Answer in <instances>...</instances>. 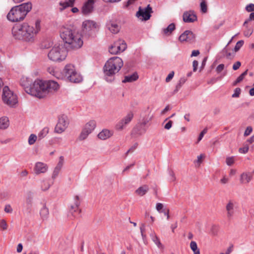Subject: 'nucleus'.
Wrapping results in <instances>:
<instances>
[{"label":"nucleus","instance_id":"5701e85b","mask_svg":"<svg viewBox=\"0 0 254 254\" xmlns=\"http://www.w3.org/2000/svg\"><path fill=\"white\" fill-rule=\"evenodd\" d=\"M75 0H68L64 2L61 1L59 3L60 11H62L67 7H73L74 4Z\"/></svg>","mask_w":254,"mask_h":254},{"label":"nucleus","instance_id":"f3484780","mask_svg":"<svg viewBox=\"0 0 254 254\" xmlns=\"http://www.w3.org/2000/svg\"><path fill=\"white\" fill-rule=\"evenodd\" d=\"M195 36L192 31L186 30L179 37V40L181 42H192L195 39Z\"/></svg>","mask_w":254,"mask_h":254},{"label":"nucleus","instance_id":"69168bd1","mask_svg":"<svg viewBox=\"0 0 254 254\" xmlns=\"http://www.w3.org/2000/svg\"><path fill=\"white\" fill-rule=\"evenodd\" d=\"M198 65V63L197 61H194L192 63L193 65V71H196L197 68V66Z\"/></svg>","mask_w":254,"mask_h":254},{"label":"nucleus","instance_id":"dca6fc26","mask_svg":"<svg viewBox=\"0 0 254 254\" xmlns=\"http://www.w3.org/2000/svg\"><path fill=\"white\" fill-rule=\"evenodd\" d=\"M95 0H87L83 4L81 12L84 15H89L92 13L94 9Z\"/></svg>","mask_w":254,"mask_h":254},{"label":"nucleus","instance_id":"b1692460","mask_svg":"<svg viewBox=\"0 0 254 254\" xmlns=\"http://www.w3.org/2000/svg\"><path fill=\"white\" fill-rule=\"evenodd\" d=\"M248 21H245L243 24L245 28L243 33L245 37H249L253 33V28L252 26L248 25Z\"/></svg>","mask_w":254,"mask_h":254},{"label":"nucleus","instance_id":"79ce46f5","mask_svg":"<svg viewBox=\"0 0 254 254\" xmlns=\"http://www.w3.org/2000/svg\"><path fill=\"white\" fill-rule=\"evenodd\" d=\"M165 207L164 206L163 204L161 203H157L156 205V209L159 213H162L163 209Z\"/></svg>","mask_w":254,"mask_h":254},{"label":"nucleus","instance_id":"a18cd8bd","mask_svg":"<svg viewBox=\"0 0 254 254\" xmlns=\"http://www.w3.org/2000/svg\"><path fill=\"white\" fill-rule=\"evenodd\" d=\"M252 131H253L252 127L251 126L248 127L246 128V129L244 132V135L245 136H247L249 135L252 133Z\"/></svg>","mask_w":254,"mask_h":254},{"label":"nucleus","instance_id":"7ed1b4c3","mask_svg":"<svg viewBox=\"0 0 254 254\" xmlns=\"http://www.w3.org/2000/svg\"><path fill=\"white\" fill-rule=\"evenodd\" d=\"M60 36L69 48L78 49L83 45V42L81 35L69 27H62L61 29Z\"/></svg>","mask_w":254,"mask_h":254},{"label":"nucleus","instance_id":"338daca9","mask_svg":"<svg viewBox=\"0 0 254 254\" xmlns=\"http://www.w3.org/2000/svg\"><path fill=\"white\" fill-rule=\"evenodd\" d=\"M169 173V175L171 177L170 179H171V181H175L176 178H175V174H174V172L172 170H170Z\"/></svg>","mask_w":254,"mask_h":254},{"label":"nucleus","instance_id":"6ab92c4d","mask_svg":"<svg viewBox=\"0 0 254 254\" xmlns=\"http://www.w3.org/2000/svg\"><path fill=\"white\" fill-rule=\"evenodd\" d=\"M197 20V17L193 11H186L183 14V20L185 22H193Z\"/></svg>","mask_w":254,"mask_h":254},{"label":"nucleus","instance_id":"72a5a7b5","mask_svg":"<svg viewBox=\"0 0 254 254\" xmlns=\"http://www.w3.org/2000/svg\"><path fill=\"white\" fill-rule=\"evenodd\" d=\"M186 81L187 78L186 77H181L176 86V88L174 90V92L177 93L183 85L186 82Z\"/></svg>","mask_w":254,"mask_h":254},{"label":"nucleus","instance_id":"2f4dec72","mask_svg":"<svg viewBox=\"0 0 254 254\" xmlns=\"http://www.w3.org/2000/svg\"><path fill=\"white\" fill-rule=\"evenodd\" d=\"M47 71L51 75L56 77L58 78H61V75L56 70V69L54 66H50L47 68Z\"/></svg>","mask_w":254,"mask_h":254},{"label":"nucleus","instance_id":"39448f33","mask_svg":"<svg viewBox=\"0 0 254 254\" xmlns=\"http://www.w3.org/2000/svg\"><path fill=\"white\" fill-rule=\"evenodd\" d=\"M32 8L31 3H24L13 7L7 15V19L11 22H17L24 19Z\"/></svg>","mask_w":254,"mask_h":254},{"label":"nucleus","instance_id":"6e6d98bb","mask_svg":"<svg viewBox=\"0 0 254 254\" xmlns=\"http://www.w3.org/2000/svg\"><path fill=\"white\" fill-rule=\"evenodd\" d=\"M0 227L3 230H6L7 229V224L4 220H1L0 222Z\"/></svg>","mask_w":254,"mask_h":254},{"label":"nucleus","instance_id":"7c9ffc66","mask_svg":"<svg viewBox=\"0 0 254 254\" xmlns=\"http://www.w3.org/2000/svg\"><path fill=\"white\" fill-rule=\"evenodd\" d=\"M138 78V76L136 73H134L131 75H128L125 77L123 82H131L136 80Z\"/></svg>","mask_w":254,"mask_h":254},{"label":"nucleus","instance_id":"37998d69","mask_svg":"<svg viewBox=\"0 0 254 254\" xmlns=\"http://www.w3.org/2000/svg\"><path fill=\"white\" fill-rule=\"evenodd\" d=\"M64 158L63 156H61L59 158V161L58 164L56 166V167L59 168L61 170L63 166L64 165Z\"/></svg>","mask_w":254,"mask_h":254},{"label":"nucleus","instance_id":"f704fd0d","mask_svg":"<svg viewBox=\"0 0 254 254\" xmlns=\"http://www.w3.org/2000/svg\"><path fill=\"white\" fill-rule=\"evenodd\" d=\"M190 247L193 252V254H200L199 249L197 247V244L194 241H191L190 243Z\"/></svg>","mask_w":254,"mask_h":254},{"label":"nucleus","instance_id":"e2e57ef3","mask_svg":"<svg viewBox=\"0 0 254 254\" xmlns=\"http://www.w3.org/2000/svg\"><path fill=\"white\" fill-rule=\"evenodd\" d=\"M229 179L226 176H224L222 179L220 180V183L222 184H226L228 183Z\"/></svg>","mask_w":254,"mask_h":254},{"label":"nucleus","instance_id":"4468645a","mask_svg":"<svg viewBox=\"0 0 254 254\" xmlns=\"http://www.w3.org/2000/svg\"><path fill=\"white\" fill-rule=\"evenodd\" d=\"M133 117L132 112L128 113L122 120H121L116 125V129L118 130H123L127 125L129 124Z\"/></svg>","mask_w":254,"mask_h":254},{"label":"nucleus","instance_id":"c756f323","mask_svg":"<svg viewBox=\"0 0 254 254\" xmlns=\"http://www.w3.org/2000/svg\"><path fill=\"white\" fill-rule=\"evenodd\" d=\"M175 25L172 23L169 24L167 27L162 29L163 34L165 35H170L172 32L175 29Z\"/></svg>","mask_w":254,"mask_h":254},{"label":"nucleus","instance_id":"473e14b6","mask_svg":"<svg viewBox=\"0 0 254 254\" xmlns=\"http://www.w3.org/2000/svg\"><path fill=\"white\" fill-rule=\"evenodd\" d=\"M49 128L48 127H44L38 133V137L39 139H42L44 138L49 133Z\"/></svg>","mask_w":254,"mask_h":254},{"label":"nucleus","instance_id":"a19ab883","mask_svg":"<svg viewBox=\"0 0 254 254\" xmlns=\"http://www.w3.org/2000/svg\"><path fill=\"white\" fill-rule=\"evenodd\" d=\"M241 92V89L240 88H236L234 90V93L232 94V97L233 98H238Z\"/></svg>","mask_w":254,"mask_h":254},{"label":"nucleus","instance_id":"aec40b11","mask_svg":"<svg viewBox=\"0 0 254 254\" xmlns=\"http://www.w3.org/2000/svg\"><path fill=\"white\" fill-rule=\"evenodd\" d=\"M47 165L43 162H38L35 165L34 171L36 174L44 173L47 172Z\"/></svg>","mask_w":254,"mask_h":254},{"label":"nucleus","instance_id":"09e8293b","mask_svg":"<svg viewBox=\"0 0 254 254\" xmlns=\"http://www.w3.org/2000/svg\"><path fill=\"white\" fill-rule=\"evenodd\" d=\"M207 128H205L203 129V130L200 133L198 138V141L197 142H199L202 138H203L204 135L207 132Z\"/></svg>","mask_w":254,"mask_h":254},{"label":"nucleus","instance_id":"412c9836","mask_svg":"<svg viewBox=\"0 0 254 254\" xmlns=\"http://www.w3.org/2000/svg\"><path fill=\"white\" fill-rule=\"evenodd\" d=\"M253 178L252 173L244 172L240 176V182L242 184H248L253 180Z\"/></svg>","mask_w":254,"mask_h":254},{"label":"nucleus","instance_id":"e433bc0d","mask_svg":"<svg viewBox=\"0 0 254 254\" xmlns=\"http://www.w3.org/2000/svg\"><path fill=\"white\" fill-rule=\"evenodd\" d=\"M38 138V136L34 134H31L28 138V143L29 145H33L36 142L37 139Z\"/></svg>","mask_w":254,"mask_h":254},{"label":"nucleus","instance_id":"393cba45","mask_svg":"<svg viewBox=\"0 0 254 254\" xmlns=\"http://www.w3.org/2000/svg\"><path fill=\"white\" fill-rule=\"evenodd\" d=\"M149 190V187L146 185L139 187L137 190H135V193L140 196H142L145 195Z\"/></svg>","mask_w":254,"mask_h":254},{"label":"nucleus","instance_id":"9d476101","mask_svg":"<svg viewBox=\"0 0 254 254\" xmlns=\"http://www.w3.org/2000/svg\"><path fill=\"white\" fill-rule=\"evenodd\" d=\"M82 28L83 32L89 36H94L97 29V23L92 20H87L83 22Z\"/></svg>","mask_w":254,"mask_h":254},{"label":"nucleus","instance_id":"6e6552de","mask_svg":"<svg viewBox=\"0 0 254 254\" xmlns=\"http://www.w3.org/2000/svg\"><path fill=\"white\" fill-rule=\"evenodd\" d=\"M2 99L5 104L10 107H13L18 102L16 95L8 86H4L3 88Z\"/></svg>","mask_w":254,"mask_h":254},{"label":"nucleus","instance_id":"603ef678","mask_svg":"<svg viewBox=\"0 0 254 254\" xmlns=\"http://www.w3.org/2000/svg\"><path fill=\"white\" fill-rule=\"evenodd\" d=\"M223 53L225 54L226 57L227 58H230L231 57H234V55H232L230 53L227 52V49L226 47L223 49Z\"/></svg>","mask_w":254,"mask_h":254},{"label":"nucleus","instance_id":"a211bd4d","mask_svg":"<svg viewBox=\"0 0 254 254\" xmlns=\"http://www.w3.org/2000/svg\"><path fill=\"white\" fill-rule=\"evenodd\" d=\"M107 27L113 34L118 33L121 29L119 22L114 20L109 21L107 23Z\"/></svg>","mask_w":254,"mask_h":254},{"label":"nucleus","instance_id":"423d86ee","mask_svg":"<svg viewBox=\"0 0 254 254\" xmlns=\"http://www.w3.org/2000/svg\"><path fill=\"white\" fill-rule=\"evenodd\" d=\"M61 79L72 83H80L83 80L81 74L76 71L75 66L71 64H66L62 72Z\"/></svg>","mask_w":254,"mask_h":254},{"label":"nucleus","instance_id":"c9c22d12","mask_svg":"<svg viewBox=\"0 0 254 254\" xmlns=\"http://www.w3.org/2000/svg\"><path fill=\"white\" fill-rule=\"evenodd\" d=\"M90 134V132H89L88 131H87L86 130L84 129L83 128L79 136H78V139L79 140H85L87 138L88 136Z\"/></svg>","mask_w":254,"mask_h":254},{"label":"nucleus","instance_id":"cd10ccee","mask_svg":"<svg viewBox=\"0 0 254 254\" xmlns=\"http://www.w3.org/2000/svg\"><path fill=\"white\" fill-rule=\"evenodd\" d=\"M150 236L152 240L156 245L158 248L161 249H163L164 248L163 246L161 243L159 239L157 236L154 231H153L151 232V233L150 234Z\"/></svg>","mask_w":254,"mask_h":254},{"label":"nucleus","instance_id":"774afa93","mask_svg":"<svg viewBox=\"0 0 254 254\" xmlns=\"http://www.w3.org/2000/svg\"><path fill=\"white\" fill-rule=\"evenodd\" d=\"M198 50H193L190 55L191 57L197 56L199 54Z\"/></svg>","mask_w":254,"mask_h":254},{"label":"nucleus","instance_id":"ddd939ff","mask_svg":"<svg viewBox=\"0 0 254 254\" xmlns=\"http://www.w3.org/2000/svg\"><path fill=\"white\" fill-rule=\"evenodd\" d=\"M152 12L151 7L150 5H148L145 8L139 7L138 11L136 13V16L142 21H146L150 19Z\"/></svg>","mask_w":254,"mask_h":254},{"label":"nucleus","instance_id":"0e129e2a","mask_svg":"<svg viewBox=\"0 0 254 254\" xmlns=\"http://www.w3.org/2000/svg\"><path fill=\"white\" fill-rule=\"evenodd\" d=\"M173 124V122L172 121H169L164 126V128L166 129H170Z\"/></svg>","mask_w":254,"mask_h":254},{"label":"nucleus","instance_id":"c03bdc74","mask_svg":"<svg viewBox=\"0 0 254 254\" xmlns=\"http://www.w3.org/2000/svg\"><path fill=\"white\" fill-rule=\"evenodd\" d=\"M226 162L228 166L232 165L234 163V157H227L226 159Z\"/></svg>","mask_w":254,"mask_h":254},{"label":"nucleus","instance_id":"4c0bfd02","mask_svg":"<svg viewBox=\"0 0 254 254\" xmlns=\"http://www.w3.org/2000/svg\"><path fill=\"white\" fill-rule=\"evenodd\" d=\"M50 185L49 182L47 181H43L41 183V189L44 191L48 190L49 188H50Z\"/></svg>","mask_w":254,"mask_h":254},{"label":"nucleus","instance_id":"c85d7f7f","mask_svg":"<svg viewBox=\"0 0 254 254\" xmlns=\"http://www.w3.org/2000/svg\"><path fill=\"white\" fill-rule=\"evenodd\" d=\"M41 217L43 220H46L48 219L49 212L48 208L45 205H44L40 211Z\"/></svg>","mask_w":254,"mask_h":254},{"label":"nucleus","instance_id":"f03ea898","mask_svg":"<svg viewBox=\"0 0 254 254\" xmlns=\"http://www.w3.org/2000/svg\"><path fill=\"white\" fill-rule=\"evenodd\" d=\"M40 28V21L37 20L33 25L23 23L21 25L14 26L12 29V33L15 39L33 43L35 41Z\"/></svg>","mask_w":254,"mask_h":254},{"label":"nucleus","instance_id":"20e7f679","mask_svg":"<svg viewBox=\"0 0 254 254\" xmlns=\"http://www.w3.org/2000/svg\"><path fill=\"white\" fill-rule=\"evenodd\" d=\"M124 65L121 58L114 57L110 58L103 67V73L105 79L107 82H112L115 79V75L121 70Z\"/></svg>","mask_w":254,"mask_h":254},{"label":"nucleus","instance_id":"13d9d810","mask_svg":"<svg viewBox=\"0 0 254 254\" xmlns=\"http://www.w3.org/2000/svg\"><path fill=\"white\" fill-rule=\"evenodd\" d=\"M241 65V63L239 61L236 62L233 65V69L236 70L238 69Z\"/></svg>","mask_w":254,"mask_h":254},{"label":"nucleus","instance_id":"0eeeda50","mask_svg":"<svg viewBox=\"0 0 254 254\" xmlns=\"http://www.w3.org/2000/svg\"><path fill=\"white\" fill-rule=\"evenodd\" d=\"M67 51L62 46H55L49 52L48 57L54 62H61L65 59Z\"/></svg>","mask_w":254,"mask_h":254},{"label":"nucleus","instance_id":"f8f14e48","mask_svg":"<svg viewBox=\"0 0 254 254\" xmlns=\"http://www.w3.org/2000/svg\"><path fill=\"white\" fill-rule=\"evenodd\" d=\"M127 49V44L125 41L119 39L109 48V52L113 55H116L124 51Z\"/></svg>","mask_w":254,"mask_h":254},{"label":"nucleus","instance_id":"ea45409f","mask_svg":"<svg viewBox=\"0 0 254 254\" xmlns=\"http://www.w3.org/2000/svg\"><path fill=\"white\" fill-rule=\"evenodd\" d=\"M200 9L202 13H206L207 10V6L205 0H202L200 3Z\"/></svg>","mask_w":254,"mask_h":254},{"label":"nucleus","instance_id":"5fc2aeb1","mask_svg":"<svg viewBox=\"0 0 254 254\" xmlns=\"http://www.w3.org/2000/svg\"><path fill=\"white\" fill-rule=\"evenodd\" d=\"M225 65L224 64H219L216 68V72L219 73L221 72L224 69Z\"/></svg>","mask_w":254,"mask_h":254},{"label":"nucleus","instance_id":"de8ad7c7","mask_svg":"<svg viewBox=\"0 0 254 254\" xmlns=\"http://www.w3.org/2000/svg\"><path fill=\"white\" fill-rule=\"evenodd\" d=\"M61 171V169L59 168H57L56 167L55 168L54 170L53 171V174H52V178L55 179L57 178Z\"/></svg>","mask_w":254,"mask_h":254},{"label":"nucleus","instance_id":"4be33fe9","mask_svg":"<svg viewBox=\"0 0 254 254\" xmlns=\"http://www.w3.org/2000/svg\"><path fill=\"white\" fill-rule=\"evenodd\" d=\"M113 134V132L111 130L104 129H103L98 134V137L99 138L102 140H105L111 136H112Z\"/></svg>","mask_w":254,"mask_h":254},{"label":"nucleus","instance_id":"4d7b16f0","mask_svg":"<svg viewBox=\"0 0 254 254\" xmlns=\"http://www.w3.org/2000/svg\"><path fill=\"white\" fill-rule=\"evenodd\" d=\"M204 157L205 156L204 154H200L197 156V160L195 161V162L197 163L198 165H200L202 162V159L204 158Z\"/></svg>","mask_w":254,"mask_h":254},{"label":"nucleus","instance_id":"58836bf2","mask_svg":"<svg viewBox=\"0 0 254 254\" xmlns=\"http://www.w3.org/2000/svg\"><path fill=\"white\" fill-rule=\"evenodd\" d=\"M244 43V41L243 40H240L238 42H237L234 48V51L235 52H238L243 46Z\"/></svg>","mask_w":254,"mask_h":254},{"label":"nucleus","instance_id":"49530a36","mask_svg":"<svg viewBox=\"0 0 254 254\" xmlns=\"http://www.w3.org/2000/svg\"><path fill=\"white\" fill-rule=\"evenodd\" d=\"M249 149V146L248 145H246L244 147L240 148L239 150L240 153L245 154L248 152Z\"/></svg>","mask_w":254,"mask_h":254},{"label":"nucleus","instance_id":"2eb2a0df","mask_svg":"<svg viewBox=\"0 0 254 254\" xmlns=\"http://www.w3.org/2000/svg\"><path fill=\"white\" fill-rule=\"evenodd\" d=\"M236 202L232 200L228 201L226 205V216L229 220H231L235 213Z\"/></svg>","mask_w":254,"mask_h":254},{"label":"nucleus","instance_id":"9b49d317","mask_svg":"<svg viewBox=\"0 0 254 254\" xmlns=\"http://www.w3.org/2000/svg\"><path fill=\"white\" fill-rule=\"evenodd\" d=\"M68 125L69 120L67 117L64 115H61L59 117L58 122L55 128V131L58 133H62L65 130Z\"/></svg>","mask_w":254,"mask_h":254},{"label":"nucleus","instance_id":"1a4fd4ad","mask_svg":"<svg viewBox=\"0 0 254 254\" xmlns=\"http://www.w3.org/2000/svg\"><path fill=\"white\" fill-rule=\"evenodd\" d=\"M80 201L78 196L76 195L73 198V202L70 204L69 208L68 216L71 219L77 217L81 212L79 208Z\"/></svg>","mask_w":254,"mask_h":254},{"label":"nucleus","instance_id":"052dcab7","mask_svg":"<svg viewBox=\"0 0 254 254\" xmlns=\"http://www.w3.org/2000/svg\"><path fill=\"white\" fill-rule=\"evenodd\" d=\"M233 245H231L229 247L225 253H221L220 254H230V253L233 251Z\"/></svg>","mask_w":254,"mask_h":254},{"label":"nucleus","instance_id":"864d4df0","mask_svg":"<svg viewBox=\"0 0 254 254\" xmlns=\"http://www.w3.org/2000/svg\"><path fill=\"white\" fill-rule=\"evenodd\" d=\"M13 209L10 204H6L4 207V211L6 213H12Z\"/></svg>","mask_w":254,"mask_h":254},{"label":"nucleus","instance_id":"8fccbe9b","mask_svg":"<svg viewBox=\"0 0 254 254\" xmlns=\"http://www.w3.org/2000/svg\"><path fill=\"white\" fill-rule=\"evenodd\" d=\"M169 212V209L167 207H165L162 212V213H163L164 215L166 216L167 220H169L170 218Z\"/></svg>","mask_w":254,"mask_h":254},{"label":"nucleus","instance_id":"f257e3e1","mask_svg":"<svg viewBox=\"0 0 254 254\" xmlns=\"http://www.w3.org/2000/svg\"><path fill=\"white\" fill-rule=\"evenodd\" d=\"M21 85L27 93L39 99L46 97L50 93L57 91L60 88L59 83L55 81L40 79H36L30 86L22 83Z\"/></svg>","mask_w":254,"mask_h":254},{"label":"nucleus","instance_id":"680f3d73","mask_svg":"<svg viewBox=\"0 0 254 254\" xmlns=\"http://www.w3.org/2000/svg\"><path fill=\"white\" fill-rule=\"evenodd\" d=\"M136 0H128L125 3L124 7L127 8L130 5L132 4Z\"/></svg>","mask_w":254,"mask_h":254},{"label":"nucleus","instance_id":"3c124183","mask_svg":"<svg viewBox=\"0 0 254 254\" xmlns=\"http://www.w3.org/2000/svg\"><path fill=\"white\" fill-rule=\"evenodd\" d=\"M246 9L248 12H251L254 11V4L250 3L247 5Z\"/></svg>","mask_w":254,"mask_h":254},{"label":"nucleus","instance_id":"bb28decb","mask_svg":"<svg viewBox=\"0 0 254 254\" xmlns=\"http://www.w3.org/2000/svg\"><path fill=\"white\" fill-rule=\"evenodd\" d=\"M9 126V121L7 117H2L0 118V129H6Z\"/></svg>","mask_w":254,"mask_h":254},{"label":"nucleus","instance_id":"bf43d9fd","mask_svg":"<svg viewBox=\"0 0 254 254\" xmlns=\"http://www.w3.org/2000/svg\"><path fill=\"white\" fill-rule=\"evenodd\" d=\"M174 72L173 71H171L169 74L168 75L167 77L166 78V81L167 82H169L174 77Z\"/></svg>","mask_w":254,"mask_h":254},{"label":"nucleus","instance_id":"a878e982","mask_svg":"<svg viewBox=\"0 0 254 254\" xmlns=\"http://www.w3.org/2000/svg\"><path fill=\"white\" fill-rule=\"evenodd\" d=\"M96 126V122L94 120H91L87 122L83 128L91 133L94 130Z\"/></svg>","mask_w":254,"mask_h":254}]
</instances>
